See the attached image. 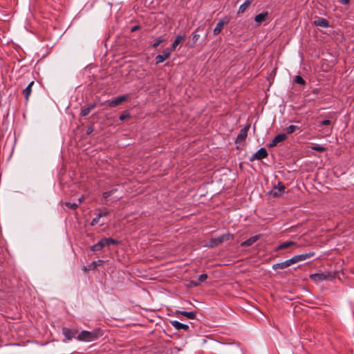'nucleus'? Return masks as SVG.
Returning <instances> with one entry per match:
<instances>
[{
  "instance_id": "f3484780",
  "label": "nucleus",
  "mask_w": 354,
  "mask_h": 354,
  "mask_svg": "<svg viewBox=\"0 0 354 354\" xmlns=\"http://www.w3.org/2000/svg\"><path fill=\"white\" fill-rule=\"evenodd\" d=\"M35 82L33 81L30 82L26 88L23 90V94L26 98V101H28L29 97L32 92V86L34 85Z\"/></svg>"
},
{
  "instance_id": "a878e982",
  "label": "nucleus",
  "mask_w": 354,
  "mask_h": 354,
  "mask_svg": "<svg viewBox=\"0 0 354 354\" xmlns=\"http://www.w3.org/2000/svg\"><path fill=\"white\" fill-rule=\"evenodd\" d=\"M95 107V104H92L90 106L83 109L81 111V115L82 116H86L89 114V113L93 110Z\"/></svg>"
},
{
  "instance_id": "473e14b6",
  "label": "nucleus",
  "mask_w": 354,
  "mask_h": 354,
  "mask_svg": "<svg viewBox=\"0 0 354 354\" xmlns=\"http://www.w3.org/2000/svg\"><path fill=\"white\" fill-rule=\"evenodd\" d=\"M97 214H98V218H102V217L106 216L107 215H109V212L106 211V210H104V211H101Z\"/></svg>"
},
{
  "instance_id": "20e7f679",
  "label": "nucleus",
  "mask_w": 354,
  "mask_h": 354,
  "mask_svg": "<svg viewBox=\"0 0 354 354\" xmlns=\"http://www.w3.org/2000/svg\"><path fill=\"white\" fill-rule=\"evenodd\" d=\"M285 185L281 182H279L277 186H274L270 192V195L273 197H279L285 192Z\"/></svg>"
},
{
  "instance_id": "6ab92c4d",
  "label": "nucleus",
  "mask_w": 354,
  "mask_h": 354,
  "mask_svg": "<svg viewBox=\"0 0 354 354\" xmlns=\"http://www.w3.org/2000/svg\"><path fill=\"white\" fill-rule=\"evenodd\" d=\"M259 236H254L248 239V240L243 241L241 243V246L243 247H248L252 245L254 243H255L258 239Z\"/></svg>"
},
{
  "instance_id": "a211bd4d",
  "label": "nucleus",
  "mask_w": 354,
  "mask_h": 354,
  "mask_svg": "<svg viewBox=\"0 0 354 354\" xmlns=\"http://www.w3.org/2000/svg\"><path fill=\"white\" fill-rule=\"evenodd\" d=\"M268 16V12H261V13L256 15V17H254V21L257 23L261 24L266 20Z\"/></svg>"
},
{
  "instance_id": "c756f323",
  "label": "nucleus",
  "mask_w": 354,
  "mask_h": 354,
  "mask_svg": "<svg viewBox=\"0 0 354 354\" xmlns=\"http://www.w3.org/2000/svg\"><path fill=\"white\" fill-rule=\"evenodd\" d=\"M295 82L301 85H304L306 84L305 80L299 75L296 76Z\"/></svg>"
},
{
  "instance_id": "cd10ccee",
  "label": "nucleus",
  "mask_w": 354,
  "mask_h": 354,
  "mask_svg": "<svg viewBox=\"0 0 354 354\" xmlns=\"http://www.w3.org/2000/svg\"><path fill=\"white\" fill-rule=\"evenodd\" d=\"M311 149L314 151H317L319 152H324L326 150V149L325 147L318 145H313V147H311Z\"/></svg>"
},
{
  "instance_id": "e433bc0d",
  "label": "nucleus",
  "mask_w": 354,
  "mask_h": 354,
  "mask_svg": "<svg viewBox=\"0 0 354 354\" xmlns=\"http://www.w3.org/2000/svg\"><path fill=\"white\" fill-rule=\"evenodd\" d=\"M331 124V121L330 120H324L322 121L321 124L322 125H330Z\"/></svg>"
},
{
  "instance_id": "bb28decb",
  "label": "nucleus",
  "mask_w": 354,
  "mask_h": 354,
  "mask_svg": "<svg viewBox=\"0 0 354 354\" xmlns=\"http://www.w3.org/2000/svg\"><path fill=\"white\" fill-rule=\"evenodd\" d=\"M297 129H299L298 126L290 125L288 127H287L286 132L288 134H291V133H294Z\"/></svg>"
},
{
  "instance_id": "4468645a",
  "label": "nucleus",
  "mask_w": 354,
  "mask_h": 354,
  "mask_svg": "<svg viewBox=\"0 0 354 354\" xmlns=\"http://www.w3.org/2000/svg\"><path fill=\"white\" fill-rule=\"evenodd\" d=\"M314 24L322 28H328L329 26L328 21L319 17H315Z\"/></svg>"
},
{
  "instance_id": "7c9ffc66",
  "label": "nucleus",
  "mask_w": 354,
  "mask_h": 354,
  "mask_svg": "<svg viewBox=\"0 0 354 354\" xmlns=\"http://www.w3.org/2000/svg\"><path fill=\"white\" fill-rule=\"evenodd\" d=\"M165 40L163 39L158 38L156 41L152 44L153 48H157Z\"/></svg>"
},
{
  "instance_id": "9b49d317",
  "label": "nucleus",
  "mask_w": 354,
  "mask_h": 354,
  "mask_svg": "<svg viewBox=\"0 0 354 354\" xmlns=\"http://www.w3.org/2000/svg\"><path fill=\"white\" fill-rule=\"evenodd\" d=\"M328 277L329 275H327L324 273H316L310 275V279H312L313 281L316 283L326 280L328 279Z\"/></svg>"
},
{
  "instance_id": "58836bf2",
  "label": "nucleus",
  "mask_w": 354,
  "mask_h": 354,
  "mask_svg": "<svg viewBox=\"0 0 354 354\" xmlns=\"http://www.w3.org/2000/svg\"><path fill=\"white\" fill-rule=\"evenodd\" d=\"M339 3L344 5H347L349 3V0H339Z\"/></svg>"
},
{
  "instance_id": "72a5a7b5",
  "label": "nucleus",
  "mask_w": 354,
  "mask_h": 354,
  "mask_svg": "<svg viewBox=\"0 0 354 354\" xmlns=\"http://www.w3.org/2000/svg\"><path fill=\"white\" fill-rule=\"evenodd\" d=\"M129 118V114L127 113V112H124L123 113L121 114V115L120 116V120L121 121H123L124 120H126L127 118Z\"/></svg>"
},
{
  "instance_id": "9d476101",
  "label": "nucleus",
  "mask_w": 354,
  "mask_h": 354,
  "mask_svg": "<svg viewBox=\"0 0 354 354\" xmlns=\"http://www.w3.org/2000/svg\"><path fill=\"white\" fill-rule=\"evenodd\" d=\"M287 138V136L286 133H280L277 135L272 140V142L269 144L270 147H274L277 146L279 143L284 141Z\"/></svg>"
},
{
  "instance_id": "f257e3e1",
  "label": "nucleus",
  "mask_w": 354,
  "mask_h": 354,
  "mask_svg": "<svg viewBox=\"0 0 354 354\" xmlns=\"http://www.w3.org/2000/svg\"><path fill=\"white\" fill-rule=\"evenodd\" d=\"M102 335L100 330H94L93 331L82 330L77 336V339L82 342H91L97 339Z\"/></svg>"
},
{
  "instance_id": "ddd939ff",
  "label": "nucleus",
  "mask_w": 354,
  "mask_h": 354,
  "mask_svg": "<svg viewBox=\"0 0 354 354\" xmlns=\"http://www.w3.org/2000/svg\"><path fill=\"white\" fill-rule=\"evenodd\" d=\"M77 333L76 330H71L67 328H62V333L67 340H71Z\"/></svg>"
},
{
  "instance_id": "39448f33",
  "label": "nucleus",
  "mask_w": 354,
  "mask_h": 354,
  "mask_svg": "<svg viewBox=\"0 0 354 354\" xmlns=\"http://www.w3.org/2000/svg\"><path fill=\"white\" fill-rule=\"evenodd\" d=\"M267 156L268 152L266 149L265 148H261L250 158V160L254 161L255 160H261Z\"/></svg>"
},
{
  "instance_id": "0eeeda50",
  "label": "nucleus",
  "mask_w": 354,
  "mask_h": 354,
  "mask_svg": "<svg viewBox=\"0 0 354 354\" xmlns=\"http://www.w3.org/2000/svg\"><path fill=\"white\" fill-rule=\"evenodd\" d=\"M171 49L170 48H166L164 51H163V53L161 54V55H158L155 59H156V64H160V63H162L165 60L167 59L169 57H170V55H171Z\"/></svg>"
},
{
  "instance_id": "c9c22d12",
  "label": "nucleus",
  "mask_w": 354,
  "mask_h": 354,
  "mask_svg": "<svg viewBox=\"0 0 354 354\" xmlns=\"http://www.w3.org/2000/svg\"><path fill=\"white\" fill-rule=\"evenodd\" d=\"M100 218H98V214L97 215L96 217L93 218L92 221H91V225H96L98 222H99V219Z\"/></svg>"
},
{
  "instance_id": "6e6552de",
  "label": "nucleus",
  "mask_w": 354,
  "mask_h": 354,
  "mask_svg": "<svg viewBox=\"0 0 354 354\" xmlns=\"http://www.w3.org/2000/svg\"><path fill=\"white\" fill-rule=\"evenodd\" d=\"M314 255H315V252H310L294 256L293 257H292V260L294 261V264H295L297 262L305 261L307 259L313 257Z\"/></svg>"
},
{
  "instance_id": "7ed1b4c3",
  "label": "nucleus",
  "mask_w": 354,
  "mask_h": 354,
  "mask_svg": "<svg viewBox=\"0 0 354 354\" xmlns=\"http://www.w3.org/2000/svg\"><path fill=\"white\" fill-rule=\"evenodd\" d=\"M232 235L230 234H225L216 238H212L209 241L208 246L210 248H214L223 243L225 241L229 240L232 238Z\"/></svg>"
},
{
  "instance_id": "ea45409f",
  "label": "nucleus",
  "mask_w": 354,
  "mask_h": 354,
  "mask_svg": "<svg viewBox=\"0 0 354 354\" xmlns=\"http://www.w3.org/2000/svg\"><path fill=\"white\" fill-rule=\"evenodd\" d=\"M83 200H84V196H82L81 198H80L78 199V201H79V202H78V203H77V204H79V205H80V204L82 203V201Z\"/></svg>"
},
{
  "instance_id": "1a4fd4ad",
  "label": "nucleus",
  "mask_w": 354,
  "mask_h": 354,
  "mask_svg": "<svg viewBox=\"0 0 354 354\" xmlns=\"http://www.w3.org/2000/svg\"><path fill=\"white\" fill-rule=\"evenodd\" d=\"M128 98V95H124L119 96L113 100H111L109 102V106L110 107H115L122 102H125Z\"/></svg>"
},
{
  "instance_id": "423d86ee",
  "label": "nucleus",
  "mask_w": 354,
  "mask_h": 354,
  "mask_svg": "<svg viewBox=\"0 0 354 354\" xmlns=\"http://www.w3.org/2000/svg\"><path fill=\"white\" fill-rule=\"evenodd\" d=\"M294 264V261L292 260V258L290 259H288L285 261L278 263L276 264L272 265V269L274 270H283L285 269L292 265Z\"/></svg>"
},
{
  "instance_id": "5701e85b",
  "label": "nucleus",
  "mask_w": 354,
  "mask_h": 354,
  "mask_svg": "<svg viewBox=\"0 0 354 354\" xmlns=\"http://www.w3.org/2000/svg\"><path fill=\"white\" fill-rule=\"evenodd\" d=\"M176 313L185 316L189 319H194L196 317L195 312L177 311Z\"/></svg>"
},
{
  "instance_id": "b1692460",
  "label": "nucleus",
  "mask_w": 354,
  "mask_h": 354,
  "mask_svg": "<svg viewBox=\"0 0 354 354\" xmlns=\"http://www.w3.org/2000/svg\"><path fill=\"white\" fill-rule=\"evenodd\" d=\"M104 261L103 260H98L92 262L91 265L88 266V270H95L97 267L100 266L103 264Z\"/></svg>"
},
{
  "instance_id": "f704fd0d",
  "label": "nucleus",
  "mask_w": 354,
  "mask_h": 354,
  "mask_svg": "<svg viewBox=\"0 0 354 354\" xmlns=\"http://www.w3.org/2000/svg\"><path fill=\"white\" fill-rule=\"evenodd\" d=\"M113 192H114V189L111 190V191L105 192L103 194V197H104V198H109L110 196H111V194L113 193Z\"/></svg>"
},
{
  "instance_id": "2eb2a0df",
  "label": "nucleus",
  "mask_w": 354,
  "mask_h": 354,
  "mask_svg": "<svg viewBox=\"0 0 354 354\" xmlns=\"http://www.w3.org/2000/svg\"><path fill=\"white\" fill-rule=\"evenodd\" d=\"M185 39V35H178L175 40L174 41L171 48H169L171 49V51H174L177 46L181 43L183 42Z\"/></svg>"
},
{
  "instance_id": "a19ab883",
  "label": "nucleus",
  "mask_w": 354,
  "mask_h": 354,
  "mask_svg": "<svg viewBox=\"0 0 354 354\" xmlns=\"http://www.w3.org/2000/svg\"><path fill=\"white\" fill-rule=\"evenodd\" d=\"M138 26H135V27H133V28H132V30H132V31H135V30H138Z\"/></svg>"
},
{
  "instance_id": "4c0bfd02",
  "label": "nucleus",
  "mask_w": 354,
  "mask_h": 354,
  "mask_svg": "<svg viewBox=\"0 0 354 354\" xmlns=\"http://www.w3.org/2000/svg\"><path fill=\"white\" fill-rule=\"evenodd\" d=\"M191 284L194 286V287H196L198 286H199V282L197 281H191Z\"/></svg>"
},
{
  "instance_id": "dca6fc26",
  "label": "nucleus",
  "mask_w": 354,
  "mask_h": 354,
  "mask_svg": "<svg viewBox=\"0 0 354 354\" xmlns=\"http://www.w3.org/2000/svg\"><path fill=\"white\" fill-rule=\"evenodd\" d=\"M171 324L173 327H174L176 330H187L189 329V326L187 324H182L178 321H172Z\"/></svg>"
},
{
  "instance_id": "2f4dec72",
  "label": "nucleus",
  "mask_w": 354,
  "mask_h": 354,
  "mask_svg": "<svg viewBox=\"0 0 354 354\" xmlns=\"http://www.w3.org/2000/svg\"><path fill=\"white\" fill-rule=\"evenodd\" d=\"M207 279V275L206 274H202L199 275L198 281L199 283L201 282H204Z\"/></svg>"
},
{
  "instance_id": "aec40b11",
  "label": "nucleus",
  "mask_w": 354,
  "mask_h": 354,
  "mask_svg": "<svg viewBox=\"0 0 354 354\" xmlns=\"http://www.w3.org/2000/svg\"><path fill=\"white\" fill-rule=\"evenodd\" d=\"M252 2L253 0H246L243 4L240 6L238 13L244 12Z\"/></svg>"
},
{
  "instance_id": "f03ea898",
  "label": "nucleus",
  "mask_w": 354,
  "mask_h": 354,
  "mask_svg": "<svg viewBox=\"0 0 354 354\" xmlns=\"http://www.w3.org/2000/svg\"><path fill=\"white\" fill-rule=\"evenodd\" d=\"M120 241L111 238H103L100 240L96 244L91 246V250L93 252L100 251L103 248L108 247L111 245H118Z\"/></svg>"
},
{
  "instance_id": "393cba45",
  "label": "nucleus",
  "mask_w": 354,
  "mask_h": 354,
  "mask_svg": "<svg viewBox=\"0 0 354 354\" xmlns=\"http://www.w3.org/2000/svg\"><path fill=\"white\" fill-rule=\"evenodd\" d=\"M200 38V35L196 33V32H193L192 34V42L189 44V46L190 47H194L195 44L197 42L198 39Z\"/></svg>"
},
{
  "instance_id": "c85d7f7f",
  "label": "nucleus",
  "mask_w": 354,
  "mask_h": 354,
  "mask_svg": "<svg viewBox=\"0 0 354 354\" xmlns=\"http://www.w3.org/2000/svg\"><path fill=\"white\" fill-rule=\"evenodd\" d=\"M66 206L70 209H75L78 206L79 204L76 203H71V202H66L65 203Z\"/></svg>"
},
{
  "instance_id": "412c9836",
  "label": "nucleus",
  "mask_w": 354,
  "mask_h": 354,
  "mask_svg": "<svg viewBox=\"0 0 354 354\" xmlns=\"http://www.w3.org/2000/svg\"><path fill=\"white\" fill-rule=\"evenodd\" d=\"M296 245V243L294 242V241H287V242H284L281 244H280L277 248H276V250H283V249H286V248H288L291 246H293V245Z\"/></svg>"
},
{
  "instance_id": "4be33fe9",
  "label": "nucleus",
  "mask_w": 354,
  "mask_h": 354,
  "mask_svg": "<svg viewBox=\"0 0 354 354\" xmlns=\"http://www.w3.org/2000/svg\"><path fill=\"white\" fill-rule=\"evenodd\" d=\"M225 25V22L223 21H220L214 28L213 32L214 35H218L221 30H223Z\"/></svg>"
},
{
  "instance_id": "f8f14e48",
  "label": "nucleus",
  "mask_w": 354,
  "mask_h": 354,
  "mask_svg": "<svg viewBox=\"0 0 354 354\" xmlns=\"http://www.w3.org/2000/svg\"><path fill=\"white\" fill-rule=\"evenodd\" d=\"M249 127H250L248 126L247 127H245V128L241 129V131L236 139V143L238 144V143L242 142L245 140V138L248 136V131L249 130Z\"/></svg>"
}]
</instances>
